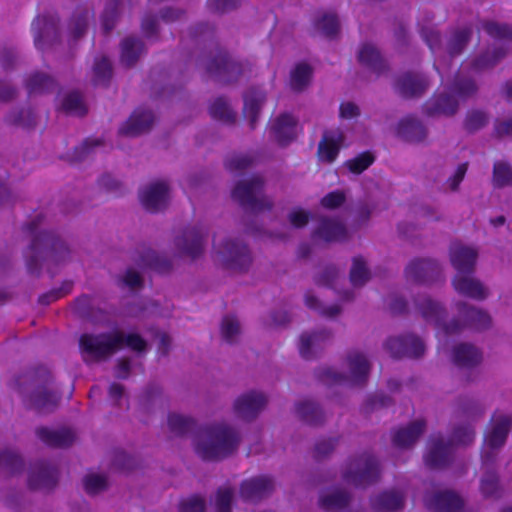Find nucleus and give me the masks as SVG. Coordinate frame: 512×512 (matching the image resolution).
I'll use <instances>...</instances> for the list:
<instances>
[{"mask_svg": "<svg viewBox=\"0 0 512 512\" xmlns=\"http://www.w3.org/2000/svg\"><path fill=\"white\" fill-rule=\"evenodd\" d=\"M112 76V65L108 58L101 57L93 67V82L95 85L106 86Z\"/></svg>", "mask_w": 512, "mask_h": 512, "instance_id": "4d7b16f0", "label": "nucleus"}, {"mask_svg": "<svg viewBox=\"0 0 512 512\" xmlns=\"http://www.w3.org/2000/svg\"><path fill=\"white\" fill-rule=\"evenodd\" d=\"M220 330L222 339L229 344L236 343L241 334L239 321L231 315L223 317Z\"/></svg>", "mask_w": 512, "mask_h": 512, "instance_id": "864d4df0", "label": "nucleus"}, {"mask_svg": "<svg viewBox=\"0 0 512 512\" xmlns=\"http://www.w3.org/2000/svg\"><path fill=\"white\" fill-rule=\"evenodd\" d=\"M195 422L192 418L180 414L171 413L168 416V427L170 431L177 435L182 436L192 431Z\"/></svg>", "mask_w": 512, "mask_h": 512, "instance_id": "5fc2aeb1", "label": "nucleus"}, {"mask_svg": "<svg viewBox=\"0 0 512 512\" xmlns=\"http://www.w3.org/2000/svg\"><path fill=\"white\" fill-rule=\"evenodd\" d=\"M448 90L460 101L474 97L478 92V85L474 78L458 72Z\"/></svg>", "mask_w": 512, "mask_h": 512, "instance_id": "58836bf2", "label": "nucleus"}, {"mask_svg": "<svg viewBox=\"0 0 512 512\" xmlns=\"http://www.w3.org/2000/svg\"><path fill=\"white\" fill-rule=\"evenodd\" d=\"M214 248L219 261L226 269L245 272L252 263L248 246L239 240L228 239L221 244L214 242Z\"/></svg>", "mask_w": 512, "mask_h": 512, "instance_id": "9b49d317", "label": "nucleus"}, {"mask_svg": "<svg viewBox=\"0 0 512 512\" xmlns=\"http://www.w3.org/2000/svg\"><path fill=\"white\" fill-rule=\"evenodd\" d=\"M458 109L459 100L449 90L433 95L423 105V112L428 117H450L455 115Z\"/></svg>", "mask_w": 512, "mask_h": 512, "instance_id": "aec40b11", "label": "nucleus"}, {"mask_svg": "<svg viewBox=\"0 0 512 512\" xmlns=\"http://www.w3.org/2000/svg\"><path fill=\"white\" fill-rule=\"evenodd\" d=\"M506 54L507 49L502 46L488 49L470 62V69L476 73L491 69L496 66Z\"/></svg>", "mask_w": 512, "mask_h": 512, "instance_id": "a19ab883", "label": "nucleus"}, {"mask_svg": "<svg viewBox=\"0 0 512 512\" xmlns=\"http://www.w3.org/2000/svg\"><path fill=\"white\" fill-rule=\"evenodd\" d=\"M23 460L20 455L13 450L0 451V474L12 475L23 469Z\"/></svg>", "mask_w": 512, "mask_h": 512, "instance_id": "de8ad7c7", "label": "nucleus"}, {"mask_svg": "<svg viewBox=\"0 0 512 512\" xmlns=\"http://www.w3.org/2000/svg\"><path fill=\"white\" fill-rule=\"evenodd\" d=\"M370 279V272L362 257H354L350 270V281L354 287L363 286Z\"/></svg>", "mask_w": 512, "mask_h": 512, "instance_id": "6e6d98bb", "label": "nucleus"}, {"mask_svg": "<svg viewBox=\"0 0 512 512\" xmlns=\"http://www.w3.org/2000/svg\"><path fill=\"white\" fill-rule=\"evenodd\" d=\"M378 460L369 453H363L347 461L342 470L343 480L355 487H367L380 479Z\"/></svg>", "mask_w": 512, "mask_h": 512, "instance_id": "1a4fd4ad", "label": "nucleus"}, {"mask_svg": "<svg viewBox=\"0 0 512 512\" xmlns=\"http://www.w3.org/2000/svg\"><path fill=\"white\" fill-rule=\"evenodd\" d=\"M58 482L56 466L47 461L35 462L30 470L28 485L32 490H51Z\"/></svg>", "mask_w": 512, "mask_h": 512, "instance_id": "a211bd4d", "label": "nucleus"}, {"mask_svg": "<svg viewBox=\"0 0 512 512\" xmlns=\"http://www.w3.org/2000/svg\"><path fill=\"white\" fill-rule=\"evenodd\" d=\"M332 337V332L327 329L317 330L311 334L303 333L300 337L299 345L301 356L305 359H312L316 356L317 351L329 342Z\"/></svg>", "mask_w": 512, "mask_h": 512, "instance_id": "c756f323", "label": "nucleus"}, {"mask_svg": "<svg viewBox=\"0 0 512 512\" xmlns=\"http://www.w3.org/2000/svg\"><path fill=\"white\" fill-rule=\"evenodd\" d=\"M144 52V43L140 38L129 36L121 42V63L132 67Z\"/></svg>", "mask_w": 512, "mask_h": 512, "instance_id": "79ce46f5", "label": "nucleus"}, {"mask_svg": "<svg viewBox=\"0 0 512 512\" xmlns=\"http://www.w3.org/2000/svg\"><path fill=\"white\" fill-rule=\"evenodd\" d=\"M210 114L214 119H217L226 124H233L236 119L235 112L231 109L227 101L219 97L210 106Z\"/></svg>", "mask_w": 512, "mask_h": 512, "instance_id": "09e8293b", "label": "nucleus"}, {"mask_svg": "<svg viewBox=\"0 0 512 512\" xmlns=\"http://www.w3.org/2000/svg\"><path fill=\"white\" fill-rule=\"evenodd\" d=\"M124 345L138 352L147 349L146 341L136 333L125 334L121 331L84 333L79 338L80 354L82 360L88 365L107 361Z\"/></svg>", "mask_w": 512, "mask_h": 512, "instance_id": "f03ea898", "label": "nucleus"}, {"mask_svg": "<svg viewBox=\"0 0 512 512\" xmlns=\"http://www.w3.org/2000/svg\"><path fill=\"white\" fill-rule=\"evenodd\" d=\"M206 236L207 232L201 226L186 228L175 238V247L181 255L196 259L203 253Z\"/></svg>", "mask_w": 512, "mask_h": 512, "instance_id": "2eb2a0df", "label": "nucleus"}, {"mask_svg": "<svg viewBox=\"0 0 512 512\" xmlns=\"http://www.w3.org/2000/svg\"><path fill=\"white\" fill-rule=\"evenodd\" d=\"M420 33L433 54L446 53L453 58L465 50L471 40L472 29L467 26L450 29L445 41L440 32L433 27H422Z\"/></svg>", "mask_w": 512, "mask_h": 512, "instance_id": "423d86ee", "label": "nucleus"}, {"mask_svg": "<svg viewBox=\"0 0 512 512\" xmlns=\"http://www.w3.org/2000/svg\"><path fill=\"white\" fill-rule=\"evenodd\" d=\"M370 503L375 511L398 512L404 507L405 495L396 489L385 490L372 497Z\"/></svg>", "mask_w": 512, "mask_h": 512, "instance_id": "7c9ffc66", "label": "nucleus"}, {"mask_svg": "<svg viewBox=\"0 0 512 512\" xmlns=\"http://www.w3.org/2000/svg\"><path fill=\"white\" fill-rule=\"evenodd\" d=\"M26 88L29 94L50 93L56 90L57 83L50 75L36 72L27 79Z\"/></svg>", "mask_w": 512, "mask_h": 512, "instance_id": "a18cd8bd", "label": "nucleus"}, {"mask_svg": "<svg viewBox=\"0 0 512 512\" xmlns=\"http://www.w3.org/2000/svg\"><path fill=\"white\" fill-rule=\"evenodd\" d=\"M450 261L457 270V274H471L474 272L478 253L461 243H452L449 249Z\"/></svg>", "mask_w": 512, "mask_h": 512, "instance_id": "5701e85b", "label": "nucleus"}, {"mask_svg": "<svg viewBox=\"0 0 512 512\" xmlns=\"http://www.w3.org/2000/svg\"><path fill=\"white\" fill-rule=\"evenodd\" d=\"M482 29L492 38L512 41V24L483 21Z\"/></svg>", "mask_w": 512, "mask_h": 512, "instance_id": "603ef678", "label": "nucleus"}, {"mask_svg": "<svg viewBox=\"0 0 512 512\" xmlns=\"http://www.w3.org/2000/svg\"><path fill=\"white\" fill-rule=\"evenodd\" d=\"M200 65L211 78L226 84L236 81L243 72L242 65L219 46H215L203 56Z\"/></svg>", "mask_w": 512, "mask_h": 512, "instance_id": "9d476101", "label": "nucleus"}, {"mask_svg": "<svg viewBox=\"0 0 512 512\" xmlns=\"http://www.w3.org/2000/svg\"><path fill=\"white\" fill-rule=\"evenodd\" d=\"M52 376L48 369L40 367L18 376L13 381L15 389L25 405L41 412L52 411L60 400V395L49 388Z\"/></svg>", "mask_w": 512, "mask_h": 512, "instance_id": "39448f33", "label": "nucleus"}, {"mask_svg": "<svg viewBox=\"0 0 512 512\" xmlns=\"http://www.w3.org/2000/svg\"><path fill=\"white\" fill-rule=\"evenodd\" d=\"M429 86V79L424 74L417 72H406L400 75L394 83L396 92L406 99L421 97Z\"/></svg>", "mask_w": 512, "mask_h": 512, "instance_id": "f3484780", "label": "nucleus"}, {"mask_svg": "<svg viewBox=\"0 0 512 512\" xmlns=\"http://www.w3.org/2000/svg\"><path fill=\"white\" fill-rule=\"evenodd\" d=\"M315 27L326 37H334L339 32V21L335 14L324 13L315 21Z\"/></svg>", "mask_w": 512, "mask_h": 512, "instance_id": "13d9d810", "label": "nucleus"}, {"mask_svg": "<svg viewBox=\"0 0 512 512\" xmlns=\"http://www.w3.org/2000/svg\"><path fill=\"white\" fill-rule=\"evenodd\" d=\"M344 139V134L339 129L325 130L318 144L317 154L319 160L325 163L335 161Z\"/></svg>", "mask_w": 512, "mask_h": 512, "instance_id": "a878e982", "label": "nucleus"}, {"mask_svg": "<svg viewBox=\"0 0 512 512\" xmlns=\"http://www.w3.org/2000/svg\"><path fill=\"white\" fill-rule=\"evenodd\" d=\"M426 428L424 420H415L406 427L398 429L393 435V444L399 448H408L414 445Z\"/></svg>", "mask_w": 512, "mask_h": 512, "instance_id": "e433bc0d", "label": "nucleus"}, {"mask_svg": "<svg viewBox=\"0 0 512 512\" xmlns=\"http://www.w3.org/2000/svg\"><path fill=\"white\" fill-rule=\"evenodd\" d=\"M90 17V13L88 9L85 8H79L75 11V13L72 16L70 29L73 37L75 39L80 38L82 35H84L88 20Z\"/></svg>", "mask_w": 512, "mask_h": 512, "instance_id": "052dcab7", "label": "nucleus"}, {"mask_svg": "<svg viewBox=\"0 0 512 512\" xmlns=\"http://www.w3.org/2000/svg\"><path fill=\"white\" fill-rule=\"evenodd\" d=\"M488 115L481 110H472L467 113L465 119V128L469 132H475L486 126Z\"/></svg>", "mask_w": 512, "mask_h": 512, "instance_id": "69168bd1", "label": "nucleus"}, {"mask_svg": "<svg viewBox=\"0 0 512 512\" xmlns=\"http://www.w3.org/2000/svg\"><path fill=\"white\" fill-rule=\"evenodd\" d=\"M154 120L155 117L151 110L142 108L136 109L119 129V133L129 137L139 136L151 129Z\"/></svg>", "mask_w": 512, "mask_h": 512, "instance_id": "bb28decb", "label": "nucleus"}, {"mask_svg": "<svg viewBox=\"0 0 512 512\" xmlns=\"http://www.w3.org/2000/svg\"><path fill=\"white\" fill-rule=\"evenodd\" d=\"M36 434L45 444L55 448L69 447L75 440L74 432L67 428L50 429L41 427L36 430Z\"/></svg>", "mask_w": 512, "mask_h": 512, "instance_id": "72a5a7b5", "label": "nucleus"}, {"mask_svg": "<svg viewBox=\"0 0 512 512\" xmlns=\"http://www.w3.org/2000/svg\"><path fill=\"white\" fill-rule=\"evenodd\" d=\"M385 350L391 357L420 358L425 353V344L421 338L414 334L389 337L384 343Z\"/></svg>", "mask_w": 512, "mask_h": 512, "instance_id": "f8f14e48", "label": "nucleus"}, {"mask_svg": "<svg viewBox=\"0 0 512 512\" xmlns=\"http://www.w3.org/2000/svg\"><path fill=\"white\" fill-rule=\"evenodd\" d=\"M58 17L47 14L38 16L32 23L35 46L43 50L59 39Z\"/></svg>", "mask_w": 512, "mask_h": 512, "instance_id": "dca6fc26", "label": "nucleus"}, {"mask_svg": "<svg viewBox=\"0 0 512 512\" xmlns=\"http://www.w3.org/2000/svg\"><path fill=\"white\" fill-rule=\"evenodd\" d=\"M266 100V95L259 88H250L244 94L243 112L249 121L251 129H255L261 108Z\"/></svg>", "mask_w": 512, "mask_h": 512, "instance_id": "c9c22d12", "label": "nucleus"}, {"mask_svg": "<svg viewBox=\"0 0 512 512\" xmlns=\"http://www.w3.org/2000/svg\"><path fill=\"white\" fill-rule=\"evenodd\" d=\"M312 73L310 65L298 63L290 73L291 89L295 92H302L310 84Z\"/></svg>", "mask_w": 512, "mask_h": 512, "instance_id": "49530a36", "label": "nucleus"}, {"mask_svg": "<svg viewBox=\"0 0 512 512\" xmlns=\"http://www.w3.org/2000/svg\"><path fill=\"white\" fill-rule=\"evenodd\" d=\"M414 306L427 323L433 324L436 328L442 330L445 335L458 334L466 326L479 331L491 326V317L486 311L468 305L466 302L460 301L456 304L459 315L464 319L463 323L458 319L446 321L447 311L445 307L429 295H417L414 299Z\"/></svg>", "mask_w": 512, "mask_h": 512, "instance_id": "f257e3e1", "label": "nucleus"}, {"mask_svg": "<svg viewBox=\"0 0 512 512\" xmlns=\"http://www.w3.org/2000/svg\"><path fill=\"white\" fill-rule=\"evenodd\" d=\"M313 238L327 243L341 242L348 239V231L341 221L322 217L313 232Z\"/></svg>", "mask_w": 512, "mask_h": 512, "instance_id": "393cba45", "label": "nucleus"}, {"mask_svg": "<svg viewBox=\"0 0 512 512\" xmlns=\"http://www.w3.org/2000/svg\"><path fill=\"white\" fill-rule=\"evenodd\" d=\"M451 455V445L446 443L442 437L433 436L428 442V451L424 456V460L430 468H443L450 463Z\"/></svg>", "mask_w": 512, "mask_h": 512, "instance_id": "b1692460", "label": "nucleus"}, {"mask_svg": "<svg viewBox=\"0 0 512 512\" xmlns=\"http://www.w3.org/2000/svg\"><path fill=\"white\" fill-rule=\"evenodd\" d=\"M43 215L37 214L26 224V229L33 236L32 242L25 253L27 269L32 274H39L42 262L51 261L55 264L65 261L69 256L66 243L54 232L39 230Z\"/></svg>", "mask_w": 512, "mask_h": 512, "instance_id": "7ed1b4c3", "label": "nucleus"}, {"mask_svg": "<svg viewBox=\"0 0 512 512\" xmlns=\"http://www.w3.org/2000/svg\"><path fill=\"white\" fill-rule=\"evenodd\" d=\"M496 454L488 451L482 454V468L484 470L480 481V490L485 497L498 498L502 489L499 485V477L495 470Z\"/></svg>", "mask_w": 512, "mask_h": 512, "instance_id": "6ab92c4d", "label": "nucleus"}, {"mask_svg": "<svg viewBox=\"0 0 512 512\" xmlns=\"http://www.w3.org/2000/svg\"><path fill=\"white\" fill-rule=\"evenodd\" d=\"M274 490V481L267 476H258L245 480L240 486L241 497L250 502H258L268 496Z\"/></svg>", "mask_w": 512, "mask_h": 512, "instance_id": "4be33fe9", "label": "nucleus"}, {"mask_svg": "<svg viewBox=\"0 0 512 512\" xmlns=\"http://www.w3.org/2000/svg\"><path fill=\"white\" fill-rule=\"evenodd\" d=\"M349 375L338 373L333 368H321L317 371V377L327 385L345 384L363 386L368 380L371 370V363L366 355L358 350L350 351L347 354Z\"/></svg>", "mask_w": 512, "mask_h": 512, "instance_id": "0eeeda50", "label": "nucleus"}, {"mask_svg": "<svg viewBox=\"0 0 512 512\" xmlns=\"http://www.w3.org/2000/svg\"><path fill=\"white\" fill-rule=\"evenodd\" d=\"M268 403L267 396L255 390L237 397L233 404L235 415L245 421H252L264 410Z\"/></svg>", "mask_w": 512, "mask_h": 512, "instance_id": "ddd939ff", "label": "nucleus"}, {"mask_svg": "<svg viewBox=\"0 0 512 512\" xmlns=\"http://www.w3.org/2000/svg\"><path fill=\"white\" fill-rule=\"evenodd\" d=\"M264 180L261 176H253L239 181L232 191V198L247 212L257 214L271 210L273 202L263 193Z\"/></svg>", "mask_w": 512, "mask_h": 512, "instance_id": "6e6552de", "label": "nucleus"}, {"mask_svg": "<svg viewBox=\"0 0 512 512\" xmlns=\"http://www.w3.org/2000/svg\"><path fill=\"white\" fill-rule=\"evenodd\" d=\"M352 496L345 489H335L320 497V506L327 511H340L351 502Z\"/></svg>", "mask_w": 512, "mask_h": 512, "instance_id": "c03bdc74", "label": "nucleus"}, {"mask_svg": "<svg viewBox=\"0 0 512 512\" xmlns=\"http://www.w3.org/2000/svg\"><path fill=\"white\" fill-rule=\"evenodd\" d=\"M298 417L309 425H320L325 420V414L320 406L310 400L301 401L296 404Z\"/></svg>", "mask_w": 512, "mask_h": 512, "instance_id": "37998d69", "label": "nucleus"}, {"mask_svg": "<svg viewBox=\"0 0 512 512\" xmlns=\"http://www.w3.org/2000/svg\"><path fill=\"white\" fill-rule=\"evenodd\" d=\"M62 108L67 113L78 116H84L87 113L82 96L78 92H70L67 94L63 99Z\"/></svg>", "mask_w": 512, "mask_h": 512, "instance_id": "680f3d73", "label": "nucleus"}, {"mask_svg": "<svg viewBox=\"0 0 512 512\" xmlns=\"http://www.w3.org/2000/svg\"><path fill=\"white\" fill-rule=\"evenodd\" d=\"M233 497L234 491L231 488H219L216 494V511L231 512Z\"/></svg>", "mask_w": 512, "mask_h": 512, "instance_id": "774afa93", "label": "nucleus"}, {"mask_svg": "<svg viewBox=\"0 0 512 512\" xmlns=\"http://www.w3.org/2000/svg\"><path fill=\"white\" fill-rule=\"evenodd\" d=\"M454 289L461 295L475 299L484 300L488 296L487 289L476 278L469 274H457L452 281Z\"/></svg>", "mask_w": 512, "mask_h": 512, "instance_id": "2f4dec72", "label": "nucleus"}, {"mask_svg": "<svg viewBox=\"0 0 512 512\" xmlns=\"http://www.w3.org/2000/svg\"><path fill=\"white\" fill-rule=\"evenodd\" d=\"M453 362L461 368H473L482 361L481 351L472 344L461 343L454 347Z\"/></svg>", "mask_w": 512, "mask_h": 512, "instance_id": "4c0bfd02", "label": "nucleus"}, {"mask_svg": "<svg viewBox=\"0 0 512 512\" xmlns=\"http://www.w3.org/2000/svg\"><path fill=\"white\" fill-rule=\"evenodd\" d=\"M359 62L377 75L386 73L389 70L387 61L382 57L380 51L372 44L362 45L358 53Z\"/></svg>", "mask_w": 512, "mask_h": 512, "instance_id": "f704fd0d", "label": "nucleus"}, {"mask_svg": "<svg viewBox=\"0 0 512 512\" xmlns=\"http://www.w3.org/2000/svg\"><path fill=\"white\" fill-rule=\"evenodd\" d=\"M169 186L165 181L151 183L140 193L144 208L150 212H158L168 205Z\"/></svg>", "mask_w": 512, "mask_h": 512, "instance_id": "412c9836", "label": "nucleus"}, {"mask_svg": "<svg viewBox=\"0 0 512 512\" xmlns=\"http://www.w3.org/2000/svg\"><path fill=\"white\" fill-rule=\"evenodd\" d=\"M136 262L138 266L142 268H150L158 272H167L172 267V263L169 258L160 255L158 252L150 248H143L139 251Z\"/></svg>", "mask_w": 512, "mask_h": 512, "instance_id": "ea45409f", "label": "nucleus"}, {"mask_svg": "<svg viewBox=\"0 0 512 512\" xmlns=\"http://www.w3.org/2000/svg\"><path fill=\"white\" fill-rule=\"evenodd\" d=\"M428 130L416 117L407 116L400 120L397 126V135L404 141L417 143L426 139Z\"/></svg>", "mask_w": 512, "mask_h": 512, "instance_id": "473e14b6", "label": "nucleus"}, {"mask_svg": "<svg viewBox=\"0 0 512 512\" xmlns=\"http://www.w3.org/2000/svg\"><path fill=\"white\" fill-rule=\"evenodd\" d=\"M254 160L250 154H233L225 160V167L230 172H241L251 167Z\"/></svg>", "mask_w": 512, "mask_h": 512, "instance_id": "0e129e2a", "label": "nucleus"}, {"mask_svg": "<svg viewBox=\"0 0 512 512\" xmlns=\"http://www.w3.org/2000/svg\"><path fill=\"white\" fill-rule=\"evenodd\" d=\"M492 182L496 188L512 186V166L504 161L495 162Z\"/></svg>", "mask_w": 512, "mask_h": 512, "instance_id": "3c124183", "label": "nucleus"}, {"mask_svg": "<svg viewBox=\"0 0 512 512\" xmlns=\"http://www.w3.org/2000/svg\"><path fill=\"white\" fill-rule=\"evenodd\" d=\"M241 442L240 432L226 423L204 427L195 440V451L203 460L220 461L233 455Z\"/></svg>", "mask_w": 512, "mask_h": 512, "instance_id": "20e7f679", "label": "nucleus"}, {"mask_svg": "<svg viewBox=\"0 0 512 512\" xmlns=\"http://www.w3.org/2000/svg\"><path fill=\"white\" fill-rule=\"evenodd\" d=\"M374 160L375 158L371 153L364 152L354 159L348 160L345 165L352 173L360 174L366 170L374 162Z\"/></svg>", "mask_w": 512, "mask_h": 512, "instance_id": "338daca9", "label": "nucleus"}, {"mask_svg": "<svg viewBox=\"0 0 512 512\" xmlns=\"http://www.w3.org/2000/svg\"><path fill=\"white\" fill-rule=\"evenodd\" d=\"M511 427V418L507 415H500L494 419L491 431L485 438L486 447L482 454L493 451L497 455V450L501 448L507 439Z\"/></svg>", "mask_w": 512, "mask_h": 512, "instance_id": "cd10ccee", "label": "nucleus"}, {"mask_svg": "<svg viewBox=\"0 0 512 512\" xmlns=\"http://www.w3.org/2000/svg\"><path fill=\"white\" fill-rule=\"evenodd\" d=\"M407 280L428 284L438 280L441 276V267L435 259L415 258L405 268Z\"/></svg>", "mask_w": 512, "mask_h": 512, "instance_id": "4468645a", "label": "nucleus"}, {"mask_svg": "<svg viewBox=\"0 0 512 512\" xmlns=\"http://www.w3.org/2000/svg\"><path fill=\"white\" fill-rule=\"evenodd\" d=\"M119 0H107L104 11L102 13V27L106 34L110 33L115 27L119 15Z\"/></svg>", "mask_w": 512, "mask_h": 512, "instance_id": "bf43d9fd", "label": "nucleus"}, {"mask_svg": "<svg viewBox=\"0 0 512 512\" xmlns=\"http://www.w3.org/2000/svg\"><path fill=\"white\" fill-rule=\"evenodd\" d=\"M305 303L310 309L317 310L321 315L326 317H335L341 312L340 306L334 304L324 306L322 303L310 292L305 294Z\"/></svg>", "mask_w": 512, "mask_h": 512, "instance_id": "e2e57ef3", "label": "nucleus"}, {"mask_svg": "<svg viewBox=\"0 0 512 512\" xmlns=\"http://www.w3.org/2000/svg\"><path fill=\"white\" fill-rule=\"evenodd\" d=\"M297 120L289 113L279 115L271 123V133L277 143L286 146L296 138Z\"/></svg>", "mask_w": 512, "mask_h": 512, "instance_id": "c85d7f7f", "label": "nucleus"}, {"mask_svg": "<svg viewBox=\"0 0 512 512\" xmlns=\"http://www.w3.org/2000/svg\"><path fill=\"white\" fill-rule=\"evenodd\" d=\"M9 125L31 128L36 124V116L31 109L12 110L5 117Z\"/></svg>", "mask_w": 512, "mask_h": 512, "instance_id": "8fccbe9b", "label": "nucleus"}]
</instances>
